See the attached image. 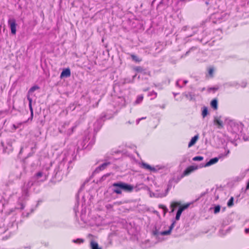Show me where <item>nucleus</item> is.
Masks as SVG:
<instances>
[{"instance_id": "f257e3e1", "label": "nucleus", "mask_w": 249, "mask_h": 249, "mask_svg": "<svg viewBox=\"0 0 249 249\" xmlns=\"http://www.w3.org/2000/svg\"><path fill=\"white\" fill-rule=\"evenodd\" d=\"M39 89L38 86H34L32 87L29 90L27 95V99L29 101V107L30 108V110L31 111V119L32 120L33 117V109L32 106V99L30 97V93L33 92L36 89Z\"/></svg>"}, {"instance_id": "f03ea898", "label": "nucleus", "mask_w": 249, "mask_h": 249, "mask_svg": "<svg viewBox=\"0 0 249 249\" xmlns=\"http://www.w3.org/2000/svg\"><path fill=\"white\" fill-rule=\"evenodd\" d=\"M8 24L11 29V34L15 35L16 34V21L15 19L12 18L9 19L8 21Z\"/></svg>"}, {"instance_id": "7ed1b4c3", "label": "nucleus", "mask_w": 249, "mask_h": 249, "mask_svg": "<svg viewBox=\"0 0 249 249\" xmlns=\"http://www.w3.org/2000/svg\"><path fill=\"white\" fill-rule=\"evenodd\" d=\"M120 185H118L119 187H121V190H123L124 191L126 192H131L133 189V186L130 185L126 184L124 182H119Z\"/></svg>"}, {"instance_id": "20e7f679", "label": "nucleus", "mask_w": 249, "mask_h": 249, "mask_svg": "<svg viewBox=\"0 0 249 249\" xmlns=\"http://www.w3.org/2000/svg\"><path fill=\"white\" fill-rule=\"evenodd\" d=\"M141 166L143 168H144L147 170L152 171V172H156L158 171V170H159L160 169V168H159L158 166H157L156 167H152L148 164H147L144 162L142 163Z\"/></svg>"}, {"instance_id": "39448f33", "label": "nucleus", "mask_w": 249, "mask_h": 249, "mask_svg": "<svg viewBox=\"0 0 249 249\" xmlns=\"http://www.w3.org/2000/svg\"><path fill=\"white\" fill-rule=\"evenodd\" d=\"M197 169V166H190L187 168L183 172L181 177H183L191 174L192 172Z\"/></svg>"}, {"instance_id": "423d86ee", "label": "nucleus", "mask_w": 249, "mask_h": 249, "mask_svg": "<svg viewBox=\"0 0 249 249\" xmlns=\"http://www.w3.org/2000/svg\"><path fill=\"white\" fill-rule=\"evenodd\" d=\"M189 204H186L183 206L180 207L179 209L178 210L176 216V219L177 220H178L180 218V216L183 212L185 209H187L189 207Z\"/></svg>"}, {"instance_id": "0eeeda50", "label": "nucleus", "mask_w": 249, "mask_h": 249, "mask_svg": "<svg viewBox=\"0 0 249 249\" xmlns=\"http://www.w3.org/2000/svg\"><path fill=\"white\" fill-rule=\"evenodd\" d=\"M116 185H120V182L114 183L112 184V187H113L112 189L113 192L117 194H121L122 193L121 188Z\"/></svg>"}, {"instance_id": "6e6552de", "label": "nucleus", "mask_w": 249, "mask_h": 249, "mask_svg": "<svg viewBox=\"0 0 249 249\" xmlns=\"http://www.w3.org/2000/svg\"><path fill=\"white\" fill-rule=\"evenodd\" d=\"M221 118V116H216L214 118V124L217 125L219 128L223 127V122Z\"/></svg>"}, {"instance_id": "1a4fd4ad", "label": "nucleus", "mask_w": 249, "mask_h": 249, "mask_svg": "<svg viewBox=\"0 0 249 249\" xmlns=\"http://www.w3.org/2000/svg\"><path fill=\"white\" fill-rule=\"evenodd\" d=\"M71 75V71L70 69L67 68L63 70L61 74L60 77L62 78L63 77H68Z\"/></svg>"}, {"instance_id": "9d476101", "label": "nucleus", "mask_w": 249, "mask_h": 249, "mask_svg": "<svg viewBox=\"0 0 249 249\" xmlns=\"http://www.w3.org/2000/svg\"><path fill=\"white\" fill-rule=\"evenodd\" d=\"M218 160V159L217 158H214L213 159H211L208 162H207L205 165H204V167H207L209 166L212 164H213L215 163H216Z\"/></svg>"}, {"instance_id": "9b49d317", "label": "nucleus", "mask_w": 249, "mask_h": 249, "mask_svg": "<svg viewBox=\"0 0 249 249\" xmlns=\"http://www.w3.org/2000/svg\"><path fill=\"white\" fill-rule=\"evenodd\" d=\"M198 139V135H196L193 137L188 144V147H190L195 144Z\"/></svg>"}, {"instance_id": "f8f14e48", "label": "nucleus", "mask_w": 249, "mask_h": 249, "mask_svg": "<svg viewBox=\"0 0 249 249\" xmlns=\"http://www.w3.org/2000/svg\"><path fill=\"white\" fill-rule=\"evenodd\" d=\"M41 177H43V179H40V181H43L46 179V176H43V174L42 172H39L37 173H36V179H39Z\"/></svg>"}, {"instance_id": "ddd939ff", "label": "nucleus", "mask_w": 249, "mask_h": 249, "mask_svg": "<svg viewBox=\"0 0 249 249\" xmlns=\"http://www.w3.org/2000/svg\"><path fill=\"white\" fill-rule=\"evenodd\" d=\"M33 185V183L31 182H29L25 187V186L23 187L22 189L23 193L26 195L27 194V188L30 187Z\"/></svg>"}, {"instance_id": "4468645a", "label": "nucleus", "mask_w": 249, "mask_h": 249, "mask_svg": "<svg viewBox=\"0 0 249 249\" xmlns=\"http://www.w3.org/2000/svg\"><path fill=\"white\" fill-rule=\"evenodd\" d=\"M211 107L213 108L214 109H217V101L216 99H213L211 103Z\"/></svg>"}, {"instance_id": "2eb2a0df", "label": "nucleus", "mask_w": 249, "mask_h": 249, "mask_svg": "<svg viewBox=\"0 0 249 249\" xmlns=\"http://www.w3.org/2000/svg\"><path fill=\"white\" fill-rule=\"evenodd\" d=\"M180 205V203L177 202H174L172 203L171 205V207H172V210L171 212H173L174 211V208L177 207L178 206Z\"/></svg>"}, {"instance_id": "dca6fc26", "label": "nucleus", "mask_w": 249, "mask_h": 249, "mask_svg": "<svg viewBox=\"0 0 249 249\" xmlns=\"http://www.w3.org/2000/svg\"><path fill=\"white\" fill-rule=\"evenodd\" d=\"M90 245L92 249H100L98 248V244L95 242H91Z\"/></svg>"}, {"instance_id": "f3484780", "label": "nucleus", "mask_w": 249, "mask_h": 249, "mask_svg": "<svg viewBox=\"0 0 249 249\" xmlns=\"http://www.w3.org/2000/svg\"><path fill=\"white\" fill-rule=\"evenodd\" d=\"M131 57L132 60L136 62H140L141 61V59L139 58L138 56L134 54H131Z\"/></svg>"}, {"instance_id": "a211bd4d", "label": "nucleus", "mask_w": 249, "mask_h": 249, "mask_svg": "<svg viewBox=\"0 0 249 249\" xmlns=\"http://www.w3.org/2000/svg\"><path fill=\"white\" fill-rule=\"evenodd\" d=\"M148 96H151L152 97L151 99H153L154 98H155L157 97V93L156 92L153 91L150 92L149 93Z\"/></svg>"}, {"instance_id": "6ab92c4d", "label": "nucleus", "mask_w": 249, "mask_h": 249, "mask_svg": "<svg viewBox=\"0 0 249 249\" xmlns=\"http://www.w3.org/2000/svg\"><path fill=\"white\" fill-rule=\"evenodd\" d=\"M109 164V162H105L103 163L102 165H101L99 167V169L100 170L104 169L107 166H108Z\"/></svg>"}, {"instance_id": "aec40b11", "label": "nucleus", "mask_w": 249, "mask_h": 249, "mask_svg": "<svg viewBox=\"0 0 249 249\" xmlns=\"http://www.w3.org/2000/svg\"><path fill=\"white\" fill-rule=\"evenodd\" d=\"M233 205V197H231L228 202L227 205L228 207H231Z\"/></svg>"}, {"instance_id": "412c9836", "label": "nucleus", "mask_w": 249, "mask_h": 249, "mask_svg": "<svg viewBox=\"0 0 249 249\" xmlns=\"http://www.w3.org/2000/svg\"><path fill=\"white\" fill-rule=\"evenodd\" d=\"M143 98V97L142 95L139 96L137 97V100L135 101V103L136 104H139V103H141L142 101Z\"/></svg>"}, {"instance_id": "4be33fe9", "label": "nucleus", "mask_w": 249, "mask_h": 249, "mask_svg": "<svg viewBox=\"0 0 249 249\" xmlns=\"http://www.w3.org/2000/svg\"><path fill=\"white\" fill-rule=\"evenodd\" d=\"M203 160V157L201 156H196L193 158V160L194 161H201Z\"/></svg>"}, {"instance_id": "5701e85b", "label": "nucleus", "mask_w": 249, "mask_h": 249, "mask_svg": "<svg viewBox=\"0 0 249 249\" xmlns=\"http://www.w3.org/2000/svg\"><path fill=\"white\" fill-rule=\"evenodd\" d=\"M171 233L170 230H168L167 231H163L160 232V234L161 235H166L170 234Z\"/></svg>"}, {"instance_id": "b1692460", "label": "nucleus", "mask_w": 249, "mask_h": 249, "mask_svg": "<svg viewBox=\"0 0 249 249\" xmlns=\"http://www.w3.org/2000/svg\"><path fill=\"white\" fill-rule=\"evenodd\" d=\"M208 114V110L206 107L204 108L202 112V115L203 117H205Z\"/></svg>"}, {"instance_id": "393cba45", "label": "nucleus", "mask_w": 249, "mask_h": 249, "mask_svg": "<svg viewBox=\"0 0 249 249\" xmlns=\"http://www.w3.org/2000/svg\"><path fill=\"white\" fill-rule=\"evenodd\" d=\"M25 122L19 123H18L17 124H13V127L14 128V129L16 130V129L19 128Z\"/></svg>"}, {"instance_id": "a878e982", "label": "nucleus", "mask_w": 249, "mask_h": 249, "mask_svg": "<svg viewBox=\"0 0 249 249\" xmlns=\"http://www.w3.org/2000/svg\"><path fill=\"white\" fill-rule=\"evenodd\" d=\"M220 210V207L219 205L216 206L214 208V213H217L219 212Z\"/></svg>"}, {"instance_id": "bb28decb", "label": "nucleus", "mask_w": 249, "mask_h": 249, "mask_svg": "<svg viewBox=\"0 0 249 249\" xmlns=\"http://www.w3.org/2000/svg\"><path fill=\"white\" fill-rule=\"evenodd\" d=\"M73 242L75 243H81L83 242V240L82 239H77V240H73Z\"/></svg>"}, {"instance_id": "cd10ccee", "label": "nucleus", "mask_w": 249, "mask_h": 249, "mask_svg": "<svg viewBox=\"0 0 249 249\" xmlns=\"http://www.w3.org/2000/svg\"><path fill=\"white\" fill-rule=\"evenodd\" d=\"M213 71H214V70H213V68H210L209 70V74L211 76H213Z\"/></svg>"}, {"instance_id": "c85d7f7f", "label": "nucleus", "mask_w": 249, "mask_h": 249, "mask_svg": "<svg viewBox=\"0 0 249 249\" xmlns=\"http://www.w3.org/2000/svg\"><path fill=\"white\" fill-rule=\"evenodd\" d=\"M146 117H142V118H140V119H138V120H137L136 121V123H137V124H138L140 122V121L141 120H142V119H145Z\"/></svg>"}, {"instance_id": "c756f323", "label": "nucleus", "mask_w": 249, "mask_h": 249, "mask_svg": "<svg viewBox=\"0 0 249 249\" xmlns=\"http://www.w3.org/2000/svg\"><path fill=\"white\" fill-rule=\"evenodd\" d=\"M174 226V222H173L169 227V230H170L171 231L173 229Z\"/></svg>"}, {"instance_id": "7c9ffc66", "label": "nucleus", "mask_w": 249, "mask_h": 249, "mask_svg": "<svg viewBox=\"0 0 249 249\" xmlns=\"http://www.w3.org/2000/svg\"><path fill=\"white\" fill-rule=\"evenodd\" d=\"M162 208L164 210V213H166L167 212V211H168L167 209L165 206H163L162 207Z\"/></svg>"}, {"instance_id": "2f4dec72", "label": "nucleus", "mask_w": 249, "mask_h": 249, "mask_svg": "<svg viewBox=\"0 0 249 249\" xmlns=\"http://www.w3.org/2000/svg\"><path fill=\"white\" fill-rule=\"evenodd\" d=\"M73 128H74V127H72L71 131L68 132V134H69V135L71 134L72 133V132H73Z\"/></svg>"}, {"instance_id": "473e14b6", "label": "nucleus", "mask_w": 249, "mask_h": 249, "mask_svg": "<svg viewBox=\"0 0 249 249\" xmlns=\"http://www.w3.org/2000/svg\"><path fill=\"white\" fill-rule=\"evenodd\" d=\"M141 69H142V68L140 67H138L136 68V70L137 71H139Z\"/></svg>"}, {"instance_id": "72a5a7b5", "label": "nucleus", "mask_w": 249, "mask_h": 249, "mask_svg": "<svg viewBox=\"0 0 249 249\" xmlns=\"http://www.w3.org/2000/svg\"><path fill=\"white\" fill-rule=\"evenodd\" d=\"M245 232L246 233H249V228L245 229Z\"/></svg>"}, {"instance_id": "f704fd0d", "label": "nucleus", "mask_w": 249, "mask_h": 249, "mask_svg": "<svg viewBox=\"0 0 249 249\" xmlns=\"http://www.w3.org/2000/svg\"><path fill=\"white\" fill-rule=\"evenodd\" d=\"M179 82H180L179 81H178L177 82L176 84H177V86H178V85H179Z\"/></svg>"}, {"instance_id": "c9c22d12", "label": "nucleus", "mask_w": 249, "mask_h": 249, "mask_svg": "<svg viewBox=\"0 0 249 249\" xmlns=\"http://www.w3.org/2000/svg\"><path fill=\"white\" fill-rule=\"evenodd\" d=\"M183 82H184V83L185 84H186L188 82V81H186V80H185V81H183Z\"/></svg>"}, {"instance_id": "e433bc0d", "label": "nucleus", "mask_w": 249, "mask_h": 249, "mask_svg": "<svg viewBox=\"0 0 249 249\" xmlns=\"http://www.w3.org/2000/svg\"><path fill=\"white\" fill-rule=\"evenodd\" d=\"M186 96L187 97H188V94H186Z\"/></svg>"}, {"instance_id": "4c0bfd02", "label": "nucleus", "mask_w": 249, "mask_h": 249, "mask_svg": "<svg viewBox=\"0 0 249 249\" xmlns=\"http://www.w3.org/2000/svg\"><path fill=\"white\" fill-rule=\"evenodd\" d=\"M191 97V95L190 94H189V95H188V97Z\"/></svg>"}, {"instance_id": "58836bf2", "label": "nucleus", "mask_w": 249, "mask_h": 249, "mask_svg": "<svg viewBox=\"0 0 249 249\" xmlns=\"http://www.w3.org/2000/svg\"><path fill=\"white\" fill-rule=\"evenodd\" d=\"M181 1H184V0H180Z\"/></svg>"}]
</instances>
